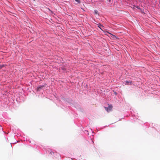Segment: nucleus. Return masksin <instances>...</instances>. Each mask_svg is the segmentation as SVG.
<instances>
[{
	"mask_svg": "<svg viewBox=\"0 0 160 160\" xmlns=\"http://www.w3.org/2000/svg\"><path fill=\"white\" fill-rule=\"evenodd\" d=\"M108 2H111V0H108Z\"/></svg>",
	"mask_w": 160,
	"mask_h": 160,
	"instance_id": "nucleus-11",
	"label": "nucleus"
},
{
	"mask_svg": "<svg viewBox=\"0 0 160 160\" xmlns=\"http://www.w3.org/2000/svg\"><path fill=\"white\" fill-rule=\"evenodd\" d=\"M50 154L52 155H53L54 154V152H50Z\"/></svg>",
	"mask_w": 160,
	"mask_h": 160,
	"instance_id": "nucleus-8",
	"label": "nucleus"
},
{
	"mask_svg": "<svg viewBox=\"0 0 160 160\" xmlns=\"http://www.w3.org/2000/svg\"><path fill=\"white\" fill-rule=\"evenodd\" d=\"M43 87V86H41V87H38L37 88V89L38 91H40L41 89H42Z\"/></svg>",
	"mask_w": 160,
	"mask_h": 160,
	"instance_id": "nucleus-3",
	"label": "nucleus"
},
{
	"mask_svg": "<svg viewBox=\"0 0 160 160\" xmlns=\"http://www.w3.org/2000/svg\"><path fill=\"white\" fill-rule=\"evenodd\" d=\"M99 26L98 27L100 28V29L102 30V28H103V27L100 24L99 25H98Z\"/></svg>",
	"mask_w": 160,
	"mask_h": 160,
	"instance_id": "nucleus-2",
	"label": "nucleus"
},
{
	"mask_svg": "<svg viewBox=\"0 0 160 160\" xmlns=\"http://www.w3.org/2000/svg\"><path fill=\"white\" fill-rule=\"evenodd\" d=\"M94 12L95 14H97V15H98V12L97 10H95L94 11Z\"/></svg>",
	"mask_w": 160,
	"mask_h": 160,
	"instance_id": "nucleus-4",
	"label": "nucleus"
},
{
	"mask_svg": "<svg viewBox=\"0 0 160 160\" xmlns=\"http://www.w3.org/2000/svg\"><path fill=\"white\" fill-rule=\"evenodd\" d=\"M76 1H77V2H78L79 1V0H75Z\"/></svg>",
	"mask_w": 160,
	"mask_h": 160,
	"instance_id": "nucleus-9",
	"label": "nucleus"
},
{
	"mask_svg": "<svg viewBox=\"0 0 160 160\" xmlns=\"http://www.w3.org/2000/svg\"><path fill=\"white\" fill-rule=\"evenodd\" d=\"M136 8H137L139 10H140V11H141V8H140V7L139 6H136Z\"/></svg>",
	"mask_w": 160,
	"mask_h": 160,
	"instance_id": "nucleus-5",
	"label": "nucleus"
},
{
	"mask_svg": "<svg viewBox=\"0 0 160 160\" xmlns=\"http://www.w3.org/2000/svg\"><path fill=\"white\" fill-rule=\"evenodd\" d=\"M135 8H136V6H134L133 7H132V9L133 10H135Z\"/></svg>",
	"mask_w": 160,
	"mask_h": 160,
	"instance_id": "nucleus-7",
	"label": "nucleus"
},
{
	"mask_svg": "<svg viewBox=\"0 0 160 160\" xmlns=\"http://www.w3.org/2000/svg\"><path fill=\"white\" fill-rule=\"evenodd\" d=\"M126 82L127 83H128L129 82L128 81H126Z\"/></svg>",
	"mask_w": 160,
	"mask_h": 160,
	"instance_id": "nucleus-10",
	"label": "nucleus"
},
{
	"mask_svg": "<svg viewBox=\"0 0 160 160\" xmlns=\"http://www.w3.org/2000/svg\"><path fill=\"white\" fill-rule=\"evenodd\" d=\"M105 110L108 112L112 110V106L111 105H109L108 107H104Z\"/></svg>",
	"mask_w": 160,
	"mask_h": 160,
	"instance_id": "nucleus-1",
	"label": "nucleus"
},
{
	"mask_svg": "<svg viewBox=\"0 0 160 160\" xmlns=\"http://www.w3.org/2000/svg\"><path fill=\"white\" fill-rule=\"evenodd\" d=\"M4 66V65H0V69H1Z\"/></svg>",
	"mask_w": 160,
	"mask_h": 160,
	"instance_id": "nucleus-6",
	"label": "nucleus"
}]
</instances>
